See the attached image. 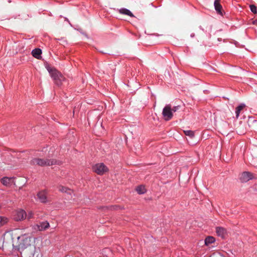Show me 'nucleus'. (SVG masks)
Here are the masks:
<instances>
[{
  "label": "nucleus",
  "mask_w": 257,
  "mask_h": 257,
  "mask_svg": "<svg viewBox=\"0 0 257 257\" xmlns=\"http://www.w3.org/2000/svg\"><path fill=\"white\" fill-rule=\"evenodd\" d=\"M32 165H38L41 167L50 166L59 164V162L55 159H43L41 158H34L30 161Z\"/></svg>",
  "instance_id": "1"
},
{
  "label": "nucleus",
  "mask_w": 257,
  "mask_h": 257,
  "mask_svg": "<svg viewBox=\"0 0 257 257\" xmlns=\"http://www.w3.org/2000/svg\"><path fill=\"white\" fill-rule=\"evenodd\" d=\"M47 69L55 84L58 86H61L62 82L65 80L62 74L55 69L50 67H47Z\"/></svg>",
  "instance_id": "2"
},
{
  "label": "nucleus",
  "mask_w": 257,
  "mask_h": 257,
  "mask_svg": "<svg viewBox=\"0 0 257 257\" xmlns=\"http://www.w3.org/2000/svg\"><path fill=\"white\" fill-rule=\"evenodd\" d=\"M31 245V238L30 237L26 236L18 237V244L16 247L19 251L21 252L25 249L26 250Z\"/></svg>",
  "instance_id": "3"
},
{
  "label": "nucleus",
  "mask_w": 257,
  "mask_h": 257,
  "mask_svg": "<svg viewBox=\"0 0 257 257\" xmlns=\"http://www.w3.org/2000/svg\"><path fill=\"white\" fill-rule=\"evenodd\" d=\"M162 115L164 119L166 121L170 120L173 117V114L171 110V106L170 104H167L164 107L162 111Z\"/></svg>",
  "instance_id": "4"
},
{
  "label": "nucleus",
  "mask_w": 257,
  "mask_h": 257,
  "mask_svg": "<svg viewBox=\"0 0 257 257\" xmlns=\"http://www.w3.org/2000/svg\"><path fill=\"white\" fill-rule=\"evenodd\" d=\"M94 172L98 175H102L108 171L107 167L103 163H98L93 167Z\"/></svg>",
  "instance_id": "5"
},
{
  "label": "nucleus",
  "mask_w": 257,
  "mask_h": 257,
  "mask_svg": "<svg viewBox=\"0 0 257 257\" xmlns=\"http://www.w3.org/2000/svg\"><path fill=\"white\" fill-rule=\"evenodd\" d=\"M40 252L39 248H36L34 245H32L26 250L28 257H38Z\"/></svg>",
  "instance_id": "6"
},
{
  "label": "nucleus",
  "mask_w": 257,
  "mask_h": 257,
  "mask_svg": "<svg viewBox=\"0 0 257 257\" xmlns=\"http://www.w3.org/2000/svg\"><path fill=\"white\" fill-rule=\"evenodd\" d=\"M48 192L46 190H42L38 192L37 196L39 200L43 203H46L48 201Z\"/></svg>",
  "instance_id": "7"
},
{
  "label": "nucleus",
  "mask_w": 257,
  "mask_h": 257,
  "mask_svg": "<svg viewBox=\"0 0 257 257\" xmlns=\"http://www.w3.org/2000/svg\"><path fill=\"white\" fill-rule=\"evenodd\" d=\"M253 179V174L249 172H244L241 175L240 180L242 182H246Z\"/></svg>",
  "instance_id": "8"
},
{
  "label": "nucleus",
  "mask_w": 257,
  "mask_h": 257,
  "mask_svg": "<svg viewBox=\"0 0 257 257\" xmlns=\"http://www.w3.org/2000/svg\"><path fill=\"white\" fill-rule=\"evenodd\" d=\"M27 217V213L26 211L24 210L21 209L19 210H18L16 212L15 219L18 221V220H22L24 219H25Z\"/></svg>",
  "instance_id": "9"
},
{
  "label": "nucleus",
  "mask_w": 257,
  "mask_h": 257,
  "mask_svg": "<svg viewBox=\"0 0 257 257\" xmlns=\"http://www.w3.org/2000/svg\"><path fill=\"white\" fill-rule=\"evenodd\" d=\"M50 226L49 223L47 221H43L37 224L35 228L40 231L45 230Z\"/></svg>",
  "instance_id": "10"
},
{
  "label": "nucleus",
  "mask_w": 257,
  "mask_h": 257,
  "mask_svg": "<svg viewBox=\"0 0 257 257\" xmlns=\"http://www.w3.org/2000/svg\"><path fill=\"white\" fill-rule=\"evenodd\" d=\"M14 178L13 177H4L1 180V183L6 186H11L13 183Z\"/></svg>",
  "instance_id": "11"
},
{
  "label": "nucleus",
  "mask_w": 257,
  "mask_h": 257,
  "mask_svg": "<svg viewBox=\"0 0 257 257\" xmlns=\"http://www.w3.org/2000/svg\"><path fill=\"white\" fill-rule=\"evenodd\" d=\"M216 232L218 236H220L221 238H223L225 237L227 231L226 229L223 227H216Z\"/></svg>",
  "instance_id": "12"
},
{
  "label": "nucleus",
  "mask_w": 257,
  "mask_h": 257,
  "mask_svg": "<svg viewBox=\"0 0 257 257\" xmlns=\"http://www.w3.org/2000/svg\"><path fill=\"white\" fill-rule=\"evenodd\" d=\"M42 50L40 48H35L32 51L33 56L37 59H40L41 57Z\"/></svg>",
  "instance_id": "13"
},
{
  "label": "nucleus",
  "mask_w": 257,
  "mask_h": 257,
  "mask_svg": "<svg viewBox=\"0 0 257 257\" xmlns=\"http://www.w3.org/2000/svg\"><path fill=\"white\" fill-rule=\"evenodd\" d=\"M58 190L59 191L61 192L66 193L67 194L69 195H71L72 193H73V191L71 189L61 185H60L58 187Z\"/></svg>",
  "instance_id": "14"
},
{
  "label": "nucleus",
  "mask_w": 257,
  "mask_h": 257,
  "mask_svg": "<svg viewBox=\"0 0 257 257\" xmlns=\"http://www.w3.org/2000/svg\"><path fill=\"white\" fill-rule=\"evenodd\" d=\"M120 14L129 16L131 17H134V15L128 9L125 8H121L119 10Z\"/></svg>",
  "instance_id": "15"
},
{
  "label": "nucleus",
  "mask_w": 257,
  "mask_h": 257,
  "mask_svg": "<svg viewBox=\"0 0 257 257\" xmlns=\"http://www.w3.org/2000/svg\"><path fill=\"white\" fill-rule=\"evenodd\" d=\"M245 107L244 104H241L239 105H238L236 108H235V117L236 118H238L239 114L240 112V111Z\"/></svg>",
  "instance_id": "16"
},
{
  "label": "nucleus",
  "mask_w": 257,
  "mask_h": 257,
  "mask_svg": "<svg viewBox=\"0 0 257 257\" xmlns=\"http://www.w3.org/2000/svg\"><path fill=\"white\" fill-rule=\"evenodd\" d=\"M215 241V239L214 237L211 236H207L205 239V244L206 245H209V244L214 242Z\"/></svg>",
  "instance_id": "17"
},
{
  "label": "nucleus",
  "mask_w": 257,
  "mask_h": 257,
  "mask_svg": "<svg viewBox=\"0 0 257 257\" xmlns=\"http://www.w3.org/2000/svg\"><path fill=\"white\" fill-rule=\"evenodd\" d=\"M136 191L139 194H143L146 192V189L144 186L139 185L136 188Z\"/></svg>",
  "instance_id": "18"
},
{
  "label": "nucleus",
  "mask_w": 257,
  "mask_h": 257,
  "mask_svg": "<svg viewBox=\"0 0 257 257\" xmlns=\"http://www.w3.org/2000/svg\"><path fill=\"white\" fill-rule=\"evenodd\" d=\"M214 6L215 8V10L218 14L221 13V9H222V6L220 4V3L216 2V1H214Z\"/></svg>",
  "instance_id": "19"
},
{
  "label": "nucleus",
  "mask_w": 257,
  "mask_h": 257,
  "mask_svg": "<svg viewBox=\"0 0 257 257\" xmlns=\"http://www.w3.org/2000/svg\"><path fill=\"white\" fill-rule=\"evenodd\" d=\"M184 133L186 136H187L191 138H192L194 136V133L192 131H191V130L184 131Z\"/></svg>",
  "instance_id": "20"
},
{
  "label": "nucleus",
  "mask_w": 257,
  "mask_h": 257,
  "mask_svg": "<svg viewBox=\"0 0 257 257\" xmlns=\"http://www.w3.org/2000/svg\"><path fill=\"white\" fill-rule=\"evenodd\" d=\"M8 219L6 217L0 216V226H3L7 222Z\"/></svg>",
  "instance_id": "21"
},
{
  "label": "nucleus",
  "mask_w": 257,
  "mask_h": 257,
  "mask_svg": "<svg viewBox=\"0 0 257 257\" xmlns=\"http://www.w3.org/2000/svg\"><path fill=\"white\" fill-rule=\"evenodd\" d=\"M250 10L252 13L253 14H256L257 13V8L255 6L253 5H251L249 6Z\"/></svg>",
  "instance_id": "22"
},
{
  "label": "nucleus",
  "mask_w": 257,
  "mask_h": 257,
  "mask_svg": "<svg viewBox=\"0 0 257 257\" xmlns=\"http://www.w3.org/2000/svg\"><path fill=\"white\" fill-rule=\"evenodd\" d=\"M180 107V105H177V106H175L173 107L172 108H171V110L172 111V113L175 112L176 111H177L179 109Z\"/></svg>",
  "instance_id": "23"
},
{
  "label": "nucleus",
  "mask_w": 257,
  "mask_h": 257,
  "mask_svg": "<svg viewBox=\"0 0 257 257\" xmlns=\"http://www.w3.org/2000/svg\"><path fill=\"white\" fill-rule=\"evenodd\" d=\"M33 213H32V212L31 211V212H29L28 214H27L26 217H27V218L28 219H30L31 218H32L33 217Z\"/></svg>",
  "instance_id": "24"
},
{
  "label": "nucleus",
  "mask_w": 257,
  "mask_h": 257,
  "mask_svg": "<svg viewBox=\"0 0 257 257\" xmlns=\"http://www.w3.org/2000/svg\"><path fill=\"white\" fill-rule=\"evenodd\" d=\"M65 20L66 21L68 22L69 23V24H70V22H69V20H68L67 18H65Z\"/></svg>",
  "instance_id": "25"
},
{
  "label": "nucleus",
  "mask_w": 257,
  "mask_h": 257,
  "mask_svg": "<svg viewBox=\"0 0 257 257\" xmlns=\"http://www.w3.org/2000/svg\"><path fill=\"white\" fill-rule=\"evenodd\" d=\"M191 37H194V34H193H193H191Z\"/></svg>",
  "instance_id": "26"
},
{
  "label": "nucleus",
  "mask_w": 257,
  "mask_h": 257,
  "mask_svg": "<svg viewBox=\"0 0 257 257\" xmlns=\"http://www.w3.org/2000/svg\"><path fill=\"white\" fill-rule=\"evenodd\" d=\"M220 0H215L214 1H216V2L220 3Z\"/></svg>",
  "instance_id": "27"
},
{
  "label": "nucleus",
  "mask_w": 257,
  "mask_h": 257,
  "mask_svg": "<svg viewBox=\"0 0 257 257\" xmlns=\"http://www.w3.org/2000/svg\"><path fill=\"white\" fill-rule=\"evenodd\" d=\"M200 29L202 30L203 31V29H202V28L201 27V26H200Z\"/></svg>",
  "instance_id": "28"
}]
</instances>
